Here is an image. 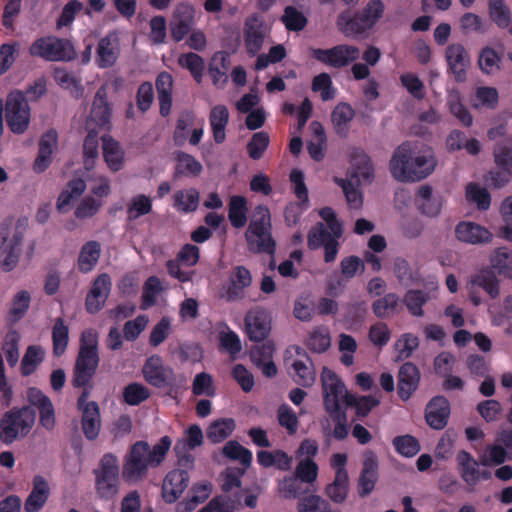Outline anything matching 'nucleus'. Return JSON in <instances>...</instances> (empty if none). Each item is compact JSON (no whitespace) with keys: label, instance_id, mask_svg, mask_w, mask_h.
<instances>
[{"label":"nucleus","instance_id":"56","mask_svg":"<svg viewBox=\"0 0 512 512\" xmlns=\"http://www.w3.org/2000/svg\"><path fill=\"white\" fill-rule=\"evenodd\" d=\"M279 425L286 430L289 435H294L298 431L299 420L295 411L288 405L282 404L276 412Z\"/></svg>","mask_w":512,"mask_h":512},{"label":"nucleus","instance_id":"41","mask_svg":"<svg viewBox=\"0 0 512 512\" xmlns=\"http://www.w3.org/2000/svg\"><path fill=\"white\" fill-rule=\"evenodd\" d=\"M353 108L346 103H339L331 114V121L337 134L344 135L349 129V124L354 118Z\"/></svg>","mask_w":512,"mask_h":512},{"label":"nucleus","instance_id":"63","mask_svg":"<svg viewBox=\"0 0 512 512\" xmlns=\"http://www.w3.org/2000/svg\"><path fill=\"white\" fill-rule=\"evenodd\" d=\"M223 454L233 460H238L248 467L252 462V453L236 441H229L223 447Z\"/></svg>","mask_w":512,"mask_h":512},{"label":"nucleus","instance_id":"46","mask_svg":"<svg viewBox=\"0 0 512 512\" xmlns=\"http://www.w3.org/2000/svg\"><path fill=\"white\" fill-rule=\"evenodd\" d=\"M203 170L202 164L192 155L179 152L176 155V173L187 176L197 177Z\"/></svg>","mask_w":512,"mask_h":512},{"label":"nucleus","instance_id":"14","mask_svg":"<svg viewBox=\"0 0 512 512\" xmlns=\"http://www.w3.org/2000/svg\"><path fill=\"white\" fill-rule=\"evenodd\" d=\"M111 107L107 100L105 87H100L95 93L89 114L85 120V129L89 133L98 134L102 129L109 128Z\"/></svg>","mask_w":512,"mask_h":512},{"label":"nucleus","instance_id":"64","mask_svg":"<svg viewBox=\"0 0 512 512\" xmlns=\"http://www.w3.org/2000/svg\"><path fill=\"white\" fill-rule=\"evenodd\" d=\"M499 213L505 223V226L500 230V235L504 239L510 240L512 238V195L502 200Z\"/></svg>","mask_w":512,"mask_h":512},{"label":"nucleus","instance_id":"58","mask_svg":"<svg viewBox=\"0 0 512 512\" xmlns=\"http://www.w3.org/2000/svg\"><path fill=\"white\" fill-rule=\"evenodd\" d=\"M355 169L349 174L348 178L354 176V182L357 185L369 183L373 177V168L370 159L366 155H359L355 159Z\"/></svg>","mask_w":512,"mask_h":512},{"label":"nucleus","instance_id":"21","mask_svg":"<svg viewBox=\"0 0 512 512\" xmlns=\"http://www.w3.org/2000/svg\"><path fill=\"white\" fill-rule=\"evenodd\" d=\"M456 460L460 476L468 486L473 487L480 480H487L491 477L490 472L480 471L479 465L481 463L475 460L473 456L465 450L458 452Z\"/></svg>","mask_w":512,"mask_h":512},{"label":"nucleus","instance_id":"33","mask_svg":"<svg viewBox=\"0 0 512 512\" xmlns=\"http://www.w3.org/2000/svg\"><path fill=\"white\" fill-rule=\"evenodd\" d=\"M420 380L418 368L408 362L401 366L399 371L398 393L403 400H407L416 390Z\"/></svg>","mask_w":512,"mask_h":512},{"label":"nucleus","instance_id":"29","mask_svg":"<svg viewBox=\"0 0 512 512\" xmlns=\"http://www.w3.org/2000/svg\"><path fill=\"white\" fill-rule=\"evenodd\" d=\"M378 477V459L374 452L364 454L363 468L358 480V493L364 497L369 495L376 484Z\"/></svg>","mask_w":512,"mask_h":512},{"label":"nucleus","instance_id":"38","mask_svg":"<svg viewBox=\"0 0 512 512\" xmlns=\"http://www.w3.org/2000/svg\"><path fill=\"white\" fill-rule=\"evenodd\" d=\"M200 193L196 188H185L173 194V206L182 213L193 212L197 209Z\"/></svg>","mask_w":512,"mask_h":512},{"label":"nucleus","instance_id":"44","mask_svg":"<svg viewBox=\"0 0 512 512\" xmlns=\"http://www.w3.org/2000/svg\"><path fill=\"white\" fill-rule=\"evenodd\" d=\"M228 217L233 227H244L247 222V202L244 197L232 196L230 198Z\"/></svg>","mask_w":512,"mask_h":512},{"label":"nucleus","instance_id":"51","mask_svg":"<svg viewBox=\"0 0 512 512\" xmlns=\"http://www.w3.org/2000/svg\"><path fill=\"white\" fill-rule=\"evenodd\" d=\"M349 491V476L335 475L331 484H329L325 493L334 503H343Z\"/></svg>","mask_w":512,"mask_h":512},{"label":"nucleus","instance_id":"22","mask_svg":"<svg viewBox=\"0 0 512 512\" xmlns=\"http://www.w3.org/2000/svg\"><path fill=\"white\" fill-rule=\"evenodd\" d=\"M112 281L108 274L102 273L93 281L86 296V308L90 313L101 310L110 294Z\"/></svg>","mask_w":512,"mask_h":512},{"label":"nucleus","instance_id":"5","mask_svg":"<svg viewBox=\"0 0 512 512\" xmlns=\"http://www.w3.org/2000/svg\"><path fill=\"white\" fill-rule=\"evenodd\" d=\"M384 3L381 0H370L362 13L350 17L348 13H341L337 18L338 29L348 37H355L372 28L383 16Z\"/></svg>","mask_w":512,"mask_h":512},{"label":"nucleus","instance_id":"13","mask_svg":"<svg viewBox=\"0 0 512 512\" xmlns=\"http://www.w3.org/2000/svg\"><path fill=\"white\" fill-rule=\"evenodd\" d=\"M321 382L325 407L328 412L334 413L342 403H347L350 395L343 382L328 368L322 370Z\"/></svg>","mask_w":512,"mask_h":512},{"label":"nucleus","instance_id":"39","mask_svg":"<svg viewBox=\"0 0 512 512\" xmlns=\"http://www.w3.org/2000/svg\"><path fill=\"white\" fill-rule=\"evenodd\" d=\"M45 359V349L40 345L27 347L20 365L21 374L29 376L33 374Z\"/></svg>","mask_w":512,"mask_h":512},{"label":"nucleus","instance_id":"61","mask_svg":"<svg viewBox=\"0 0 512 512\" xmlns=\"http://www.w3.org/2000/svg\"><path fill=\"white\" fill-rule=\"evenodd\" d=\"M307 347L315 353L325 352L331 345L329 332L324 328H318L311 332L306 340Z\"/></svg>","mask_w":512,"mask_h":512},{"label":"nucleus","instance_id":"9","mask_svg":"<svg viewBox=\"0 0 512 512\" xmlns=\"http://www.w3.org/2000/svg\"><path fill=\"white\" fill-rule=\"evenodd\" d=\"M30 54L48 61H71L76 57L73 44L67 39L55 36L37 39L30 46Z\"/></svg>","mask_w":512,"mask_h":512},{"label":"nucleus","instance_id":"3","mask_svg":"<svg viewBox=\"0 0 512 512\" xmlns=\"http://www.w3.org/2000/svg\"><path fill=\"white\" fill-rule=\"evenodd\" d=\"M245 238L251 252L274 254L276 242L272 236V217L267 206L258 205L254 208Z\"/></svg>","mask_w":512,"mask_h":512},{"label":"nucleus","instance_id":"4","mask_svg":"<svg viewBox=\"0 0 512 512\" xmlns=\"http://www.w3.org/2000/svg\"><path fill=\"white\" fill-rule=\"evenodd\" d=\"M97 343L96 332L87 330L82 333L80 351L74 367V386H86L91 381L99 362Z\"/></svg>","mask_w":512,"mask_h":512},{"label":"nucleus","instance_id":"60","mask_svg":"<svg viewBox=\"0 0 512 512\" xmlns=\"http://www.w3.org/2000/svg\"><path fill=\"white\" fill-rule=\"evenodd\" d=\"M178 64L182 68L189 70L197 82L201 81L204 71V61L199 55L192 52L181 54L178 58Z\"/></svg>","mask_w":512,"mask_h":512},{"label":"nucleus","instance_id":"54","mask_svg":"<svg viewBox=\"0 0 512 512\" xmlns=\"http://www.w3.org/2000/svg\"><path fill=\"white\" fill-rule=\"evenodd\" d=\"M499 100L498 91L494 87L481 86L475 90L473 106L475 108L493 109L497 106Z\"/></svg>","mask_w":512,"mask_h":512},{"label":"nucleus","instance_id":"30","mask_svg":"<svg viewBox=\"0 0 512 512\" xmlns=\"http://www.w3.org/2000/svg\"><path fill=\"white\" fill-rule=\"evenodd\" d=\"M450 414L449 402L444 397H435L426 408V421L433 429H443Z\"/></svg>","mask_w":512,"mask_h":512},{"label":"nucleus","instance_id":"47","mask_svg":"<svg viewBox=\"0 0 512 512\" xmlns=\"http://www.w3.org/2000/svg\"><path fill=\"white\" fill-rule=\"evenodd\" d=\"M465 197L467 202L475 204L479 210H488L491 205L490 193L477 183L467 184Z\"/></svg>","mask_w":512,"mask_h":512},{"label":"nucleus","instance_id":"62","mask_svg":"<svg viewBox=\"0 0 512 512\" xmlns=\"http://www.w3.org/2000/svg\"><path fill=\"white\" fill-rule=\"evenodd\" d=\"M489 16L500 28L509 27L510 11L504 0H489Z\"/></svg>","mask_w":512,"mask_h":512},{"label":"nucleus","instance_id":"55","mask_svg":"<svg viewBox=\"0 0 512 512\" xmlns=\"http://www.w3.org/2000/svg\"><path fill=\"white\" fill-rule=\"evenodd\" d=\"M491 265L506 278H512V252L505 248L497 249L491 257Z\"/></svg>","mask_w":512,"mask_h":512},{"label":"nucleus","instance_id":"17","mask_svg":"<svg viewBox=\"0 0 512 512\" xmlns=\"http://www.w3.org/2000/svg\"><path fill=\"white\" fill-rule=\"evenodd\" d=\"M195 8L192 4L182 2L176 5L169 23L171 37L174 41L183 40L195 24Z\"/></svg>","mask_w":512,"mask_h":512},{"label":"nucleus","instance_id":"40","mask_svg":"<svg viewBox=\"0 0 512 512\" xmlns=\"http://www.w3.org/2000/svg\"><path fill=\"white\" fill-rule=\"evenodd\" d=\"M101 254L100 244L90 241L83 245L78 257V267L81 272H90L97 264Z\"/></svg>","mask_w":512,"mask_h":512},{"label":"nucleus","instance_id":"11","mask_svg":"<svg viewBox=\"0 0 512 512\" xmlns=\"http://www.w3.org/2000/svg\"><path fill=\"white\" fill-rule=\"evenodd\" d=\"M6 122L15 134H23L30 123V107L22 93L11 92L5 105Z\"/></svg>","mask_w":512,"mask_h":512},{"label":"nucleus","instance_id":"19","mask_svg":"<svg viewBox=\"0 0 512 512\" xmlns=\"http://www.w3.org/2000/svg\"><path fill=\"white\" fill-rule=\"evenodd\" d=\"M89 392L84 391L78 399V405L82 411V429L89 440L98 437L101 427L99 407L96 402H88Z\"/></svg>","mask_w":512,"mask_h":512},{"label":"nucleus","instance_id":"32","mask_svg":"<svg viewBox=\"0 0 512 512\" xmlns=\"http://www.w3.org/2000/svg\"><path fill=\"white\" fill-rule=\"evenodd\" d=\"M102 150L104 161L112 172H117L124 167L125 152L119 142L110 136H104Z\"/></svg>","mask_w":512,"mask_h":512},{"label":"nucleus","instance_id":"42","mask_svg":"<svg viewBox=\"0 0 512 512\" xmlns=\"http://www.w3.org/2000/svg\"><path fill=\"white\" fill-rule=\"evenodd\" d=\"M229 67V57L224 52H217L212 58V63L209 68V76L213 84L218 87H223L227 82V70Z\"/></svg>","mask_w":512,"mask_h":512},{"label":"nucleus","instance_id":"50","mask_svg":"<svg viewBox=\"0 0 512 512\" xmlns=\"http://www.w3.org/2000/svg\"><path fill=\"white\" fill-rule=\"evenodd\" d=\"M281 21L288 31L299 32L304 30L308 20L305 14L294 6H287L281 16Z\"/></svg>","mask_w":512,"mask_h":512},{"label":"nucleus","instance_id":"20","mask_svg":"<svg viewBox=\"0 0 512 512\" xmlns=\"http://www.w3.org/2000/svg\"><path fill=\"white\" fill-rule=\"evenodd\" d=\"M445 58L455 79L463 82L470 67V56L466 48L460 43H452L446 48Z\"/></svg>","mask_w":512,"mask_h":512},{"label":"nucleus","instance_id":"6","mask_svg":"<svg viewBox=\"0 0 512 512\" xmlns=\"http://www.w3.org/2000/svg\"><path fill=\"white\" fill-rule=\"evenodd\" d=\"M35 423V412L29 407L12 409L0 420V440L9 445L26 437Z\"/></svg>","mask_w":512,"mask_h":512},{"label":"nucleus","instance_id":"37","mask_svg":"<svg viewBox=\"0 0 512 512\" xmlns=\"http://www.w3.org/2000/svg\"><path fill=\"white\" fill-rule=\"evenodd\" d=\"M172 87V76L167 72H162L161 74H159L156 80V89L160 104V113L162 116H167L170 113L172 106Z\"/></svg>","mask_w":512,"mask_h":512},{"label":"nucleus","instance_id":"34","mask_svg":"<svg viewBox=\"0 0 512 512\" xmlns=\"http://www.w3.org/2000/svg\"><path fill=\"white\" fill-rule=\"evenodd\" d=\"M86 190V183L81 178H75L68 182L65 189L60 193L56 208L60 213L67 212L72 203L79 198Z\"/></svg>","mask_w":512,"mask_h":512},{"label":"nucleus","instance_id":"57","mask_svg":"<svg viewBox=\"0 0 512 512\" xmlns=\"http://www.w3.org/2000/svg\"><path fill=\"white\" fill-rule=\"evenodd\" d=\"M507 458L505 447L500 444L487 445L484 452L480 455L481 465L491 467L502 465Z\"/></svg>","mask_w":512,"mask_h":512},{"label":"nucleus","instance_id":"1","mask_svg":"<svg viewBox=\"0 0 512 512\" xmlns=\"http://www.w3.org/2000/svg\"><path fill=\"white\" fill-rule=\"evenodd\" d=\"M435 166L432 150L413 142L401 144L390 161L391 174L402 182L424 179L434 171Z\"/></svg>","mask_w":512,"mask_h":512},{"label":"nucleus","instance_id":"45","mask_svg":"<svg viewBox=\"0 0 512 512\" xmlns=\"http://www.w3.org/2000/svg\"><path fill=\"white\" fill-rule=\"evenodd\" d=\"M203 440L204 435L201 427L197 424L191 425L185 430L183 439L177 441L174 450L177 454H180L186 449L193 450L201 446Z\"/></svg>","mask_w":512,"mask_h":512},{"label":"nucleus","instance_id":"24","mask_svg":"<svg viewBox=\"0 0 512 512\" xmlns=\"http://www.w3.org/2000/svg\"><path fill=\"white\" fill-rule=\"evenodd\" d=\"M268 33L262 19L257 15L248 17L244 25L245 47L251 55H256L261 49Z\"/></svg>","mask_w":512,"mask_h":512},{"label":"nucleus","instance_id":"35","mask_svg":"<svg viewBox=\"0 0 512 512\" xmlns=\"http://www.w3.org/2000/svg\"><path fill=\"white\" fill-rule=\"evenodd\" d=\"M442 198L434 196L433 190L428 185H422L417 192V205L422 213L427 216H437L442 209Z\"/></svg>","mask_w":512,"mask_h":512},{"label":"nucleus","instance_id":"18","mask_svg":"<svg viewBox=\"0 0 512 512\" xmlns=\"http://www.w3.org/2000/svg\"><path fill=\"white\" fill-rule=\"evenodd\" d=\"M479 289H483L491 298H497L500 294L499 281L493 272L482 270L471 277L467 284L470 300L478 305L481 302Z\"/></svg>","mask_w":512,"mask_h":512},{"label":"nucleus","instance_id":"53","mask_svg":"<svg viewBox=\"0 0 512 512\" xmlns=\"http://www.w3.org/2000/svg\"><path fill=\"white\" fill-rule=\"evenodd\" d=\"M152 211V199L144 194H137L131 198L127 205V216L136 220Z\"/></svg>","mask_w":512,"mask_h":512},{"label":"nucleus","instance_id":"26","mask_svg":"<svg viewBox=\"0 0 512 512\" xmlns=\"http://www.w3.org/2000/svg\"><path fill=\"white\" fill-rule=\"evenodd\" d=\"M58 149V135L54 130L44 133L39 140L38 155L33 163L36 173L44 172L52 163L53 156Z\"/></svg>","mask_w":512,"mask_h":512},{"label":"nucleus","instance_id":"28","mask_svg":"<svg viewBox=\"0 0 512 512\" xmlns=\"http://www.w3.org/2000/svg\"><path fill=\"white\" fill-rule=\"evenodd\" d=\"M50 497V486L48 481L41 475L32 479V489L24 502L25 512H39L48 502Z\"/></svg>","mask_w":512,"mask_h":512},{"label":"nucleus","instance_id":"59","mask_svg":"<svg viewBox=\"0 0 512 512\" xmlns=\"http://www.w3.org/2000/svg\"><path fill=\"white\" fill-rule=\"evenodd\" d=\"M194 115L190 112L182 113L176 124L174 131V141L178 145H182L188 138L191 130L197 125Z\"/></svg>","mask_w":512,"mask_h":512},{"label":"nucleus","instance_id":"36","mask_svg":"<svg viewBox=\"0 0 512 512\" xmlns=\"http://www.w3.org/2000/svg\"><path fill=\"white\" fill-rule=\"evenodd\" d=\"M229 122V111L224 105L214 106L209 115V123L214 141L218 144L225 141V128Z\"/></svg>","mask_w":512,"mask_h":512},{"label":"nucleus","instance_id":"31","mask_svg":"<svg viewBox=\"0 0 512 512\" xmlns=\"http://www.w3.org/2000/svg\"><path fill=\"white\" fill-rule=\"evenodd\" d=\"M143 374L147 382L154 386L162 387L170 379L172 370L163 365L160 357L151 356L143 367Z\"/></svg>","mask_w":512,"mask_h":512},{"label":"nucleus","instance_id":"2","mask_svg":"<svg viewBox=\"0 0 512 512\" xmlns=\"http://www.w3.org/2000/svg\"><path fill=\"white\" fill-rule=\"evenodd\" d=\"M172 445L169 436H163L152 447L146 441L135 442L124 457L122 477L130 483L146 478L149 468H156L165 460Z\"/></svg>","mask_w":512,"mask_h":512},{"label":"nucleus","instance_id":"52","mask_svg":"<svg viewBox=\"0 0 512 512\" xmlns=\"http://www.w3.org/2000/svg\"><path fill=\"white\" fill-rule=\"evenodd\" d=\"M231 287L229 289V298H236L240 292L249 287L252 283L250 271L243 266H237L230 278Z\"/></svg>","mask_w":512,"mask_h":512},{"label":"nucleus","instance_id":"12","mask_svg":"<svg viewBox=\"0 0 512 512\" xmlns=\"http://www.w3.org/2000/svg\"><path fill=\"white\" fill-rule=\"evenodd\" d=\"M286 365L291 369V373L296 383L308 387L316 379L315 369L307 354L297 346L290 347L286 351Z\"/></svg>","mask_w":512,"mask_h":512},{"label":"nucleus","instance_id":"7","mask_svg":"<svg viewBox=\"0 0 512 512\" xmlns=\"http://www.w3.org/2000/svg\"><path fill=\"white\" fill-rule=\"evenodd\" d=\"M94 474L97 495L102 499L114 498L120 487L118 458L112 453L103 455Z\"/></svg>","mask_w":512,"mask_h":512},{"label":"nucleus","instance_id":"25","mask_svg":"<svg viewBox=\"0 0 512 512\" xmlns=\"http://www.w3.org/2000/svg\"><path fill=\"white\" fill-rule=\"evenodd\" d=\"M120 53V36L117 31L109 32L100 39L97 46L96 62L100 68L113 66Z\"/></svg>","mask_w":512,"mask_h":512},{"label":"nucleus","instance_id":"23","mask_svg":"<svg viewBox=\"0 0 512 512\" xmlns=\"http://www.w3.org/2000/svg\"><path fill=\"white\" fill-rule=\"evenodd\" d=\"M189 483L188 473L174 469L167 473L162 483V498L166 503L176 502L183 494Z\"/></svg>","mask_w":512,"mask_h":512},{"label":"nucleus","instance_id":"10","mask_svg":"<svg viewBox=\"0 0 512 512\" xmlns=\"http://www.w3.org/2000/svg\"><path fill=\"white\" fill-rule=\"evenodd\" d=\"M319 215L324 222L316 224L308 233V247L313 250L342 235V226L331 208H322Z\"/></svg>","mask_w":512,"mask_h":512},{"label":"nucleus","instance_id":"43","mask_svg":"<svg viewBox=\"0 0 512 512\" xmlns=\"http://www.w3.org/2000/svg\"><path fill=\"white\" fill-rule=\"evenodd\" d=\"M477 62L481 72L486 75H495L501 70V56L491 47L481 49Z\"/></svg>","mask_w":512,"mask_h":512},{"label":"nucleus","instance_id":"48","mask_svg":"<svg viewBox=\"0 0 512 512\" xmlns=\"http://www.w3.org/2000/svg\"><path fill=\"white\" fill-rule=\"evenodd\" d=\"M234 428L235 423L232 419L216 420L208 427L207 438L212 443H220L232 434Z\"/></svg>","mask_w":512,"mask_h":512},{"label":"nucleus","instance_id":"16","mask_svg":"<svg viewBox=\"0 0 512 512\" xmlns=\"http://www.w3.org/2000/svg\"><path fill=\"white\" fill-rule=\"evenodd\" d=\"M493 156L495 164L502 172L491 171L488 180L494 187L500 188L507 184L512 176V139H505L499 143L493 151Z\"/></svg>","mask_w":512,"mask_h":512},{"label":"nucleus","instance_id":"15","mask_svg":"<svg viewBox=\"0 0 512 512\" xmlns=\"http://www.w3.org/2000/svg\"><path fill=\"white\" fill-rule=\"evenodd\" d=\"M311 55L319 62L331 67L341 68L356 61L360 50L352 45H337L330 49H311Z\"/></svg>","mask_w":512,"mask_h":512},{"label":"nucleus","instance_id":"27","mask_svg":"<svg viewBox=\"0 0 512 512\" xmlns=\"http://www.w3.org/2000/svg\"><path fill=\"white\" fill-rule=\"evenodd\" d=\"M455 235L460 242L472 245L488 243L493 237L487 228L472 221L458 223L455 228Z\"/></svg>","mask_w":512,"mask_h":512},{"label":"nucleus","instance_id":"8","mask_svg":"<svg viewBox=\"0 0 512 512\" xmlns=\"http://www.w3.org/2000/svg\"><path fill=\"white\" fill-rule=\"evenodd\" d=\"M25 225L19 221H9L0 228V249H2V267L11 271L17 264L21 243L24 237Z\"/></svg>","mask_w":512,"mask_h":512},{"label":"nucleus","instance_id":"49","mask_svg":"<svg viewBox=\"0 0 512 512\" xmlns=\"http://www.w3.org/2000/svg\"><path fill=\"white\" fill-rule=\"evenodd\" d=\"M297 512H339L330 503L316 494L303 497L297 504Z\"/></svg>","mask_w":512,"mask_h":512}]
</instances>
